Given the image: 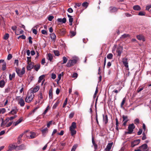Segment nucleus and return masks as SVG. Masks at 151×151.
Wrapping results in <instances>:
<instances>
[{
	"instance_id": "603ef678",
	"label": "nucleus",
	"mask_w": 151,
	"mask_h": 151,
	"mask_svg": "<svg viewBox=\"0 0 151 151\" xmlns=\"http://www.w3.org/2000/svg\"><path fill=\"white\" fill-rule=\"evenodd\" d=\"M142 135H143V136L142 138V140H144L147 138V137L146 136L144 132L143 133Z\"/></svg>"
},
{
	"instance_id": "bf43d9fd",
	"label": "nucleus",
	"mask_w": 151,
	"mask_h": 151,
	"mask_svg": "<svg viewBox=\"0 0 151 151\" xmlns=\"http://www.w3.org/2000/svg\"><path fill=\"white\" fill-rule=\"evenodd\" d=\"M54 18V17L53 16H50L48 17V19L49 21H51Z\"/></svg>"
},
{
	"instance_id": "cd10ccee",
	"label": "nucleus",
	"mask_w": 151,
	"mask_h": 151,
	"mask_svg": "<svg viewBox=\"0 0 151 151\" xmlns=\"http://www.w3.org/2000/svg\"><path fill=\"white\" fill-rule=\"evenodd\" d=\"M123 63L124 65V66H128V63L127 61V59H124L122 60Z\"/></svg>"
},
{
	"instance_id": "5fc2aeb1",
	"label": "nucleus",
	"mask_w": 151,
	"mask_h": 151,
	"mask_svg": "<svg viewBox=\"0 0 151 151\" xmlns=\"http://www.w3.org/2000/svg\"><path fill=\"white\" fill-rule=\"evenodd\" d=\"M134 123L136 124H137L139 123V119L137 118L134 121Z\"/></svg>"
},
{
	"instance_id": "0e129e2a",
	"label": "nucleus",
	"mask_w": 151,
	"mask_h": 151,
	"mask_svg": "<svg viewBox=\"0 0 151 151\" xmlns=\"http://www.w3.org/2000/svg\"><path fill=\"white\" fill-rule=\"evenodd\" d=\"M61 74H59L58 75V79H57V82L58 83V82H59V81L61 79Z\"/></svg>"
},
{
	"instance_id": "5701e85b",
	"label": "nucleus",
	"mask_w": 151,
	"mask_h": 151,
	"mask_svg": "<svg viewBox=\"0 0 151 151\" xmlns=\"http://www.w3.org/2000/svg\"><path fill=\"white\" fill-rule=\"evenodd\" d=\"M36 137V134L34 132H31L30 133L29 138L33 139Z\"/></svg>"
},
{
	"instance_id": "a18cd8bd",
	"label": "nucleus",
	"mask_w": 151,
	"mask_h": 151,
	"mask_svg": "<svg viewBox=\"0 0 151 151\" xmlns=\"http://www.w3.org/2000/svg\"><path fill=\"white\" fill-rule=\"evenodd\" d=\"M88 2H84L82 4V5L83 6L86 7H87V6H88Z\"/></svg>"
},
{
	"instance_id": "052dcab7",
	"label": "nucleus",
	"mask_w": 151,
	"mask_h": 151,
	"mask_svg": "<svg viewBox=\"0 0 151 151\" xmlns=\"http://www.w3.org/2000/svg\"><path fill=\"white\" fill-rule=\"evenodd\" d=\"M142 129H139V131L137 132V134L138 135H140L142 133Z\"/></svg>"
},
{
	"instance_id": "79ce46f5",
	"label": "nucleus",
	"mask_w": 151,
	"mask_h": 151,
	"mask_svg": "<svg viewBox=\"0 0 151 151\" xmlns=\"http://www.w3.org/2000/svg\"><path fill=\"white\" fill-rule=\"evenodd\" d=\"M77 146H78L77 145H74L72 147L71 151H75Z\"/></svg>"
},
{
	"instance_id": "72a5a7b5",
	"label": "nucleus",
	"mask_w": 151,
	"mask_h": 151,
	"mask_svg": "<svg viewBox=\"0 0 151 151\" xmlns=\"http://www.w3.org/2000/svg\"><path fill=\"white\" fill-rule=\"evenodd\" d=\"M126 97L123 98L121 104V107L122 108L123 106V105L124 104L125 101L126 100Z\"/></svg>"
},
{
	"instance_id": "412c9836",
	"label": "nucleus",
	"mask_w": 151,
	"mask_h": 151,
	"mask_svg": "<svg viewBox=\"0 0 151 151\" xmlns=\"http://www.w3.org/2000/svg\"><path fill=\"white\" fill-rule=\"evenodd\" d=\"M5 84V82L4 80H1L0 81V87L1 88H3Z\"/></svg>"
},
{
	"instance_id": "a211bd4d",
	"label": "nucleus",
	"mask_w": 151,
	"mask_h": 151,
	"mask_svg": "<svg viewBox=\"0 0 151 151\" xmlns=\"http://www.w3.org/2000/svg\"><path fill=\"white\" fill-rule=\"evenodd\" d=\"M147 147V145L146 144H145L140 146L139 147V148H140L141 150H146Z\"/></svg>"
},
{
	"instance_id": "e2e57ef3",
	"label": "nucleus",
	"mask_w": 151,
	"mask_h": 151,
	"mask_svg": "<svg viewBox=\"0 0 151 151\" xmlns=\"http://www.w3.org/2000/svg\"><path fill=\"white\" fill-rule=\"evenodd\" d=\"M77 77L78 74L76 73H75L73 74L72 76V77L75 78H76Z\"/></svg>"
},
{
	"instance_id": "bb28decb",
	"label": "nucleus",
	"mask_w": 151,
	"mask_h": 151,
	"mask_svg": "<svg viewBox=\"0 0 151 151\" xmlns=\"http://www.w3.org/2000/svg\"><path fill=\"white\" fill-rule=\"evenodd\" d=\"M92 143L93 146H94V148L95 149H96L98 147V146L96 143H95V141L93 137L92 138Z\"/></svg>"
},
{
	"instance_id": "e433bc0d",
	"label": "nucleus",
	"mask_w": 151,
	"mask_h": 151,
	"mask_svg": "<svg viewBox=\"0 0 151 151\" xmlns=\"http://www.w3.org/2000/svg\"><path fill=\"white\" fill-rule=\"evenodd\" d=\"M53 52L55 55L58 56L60 55V54L58 51L54 50Z\"/></svg>"
},
{
	"instance_id": "f704fd0d",
	"label": "nucleus",
	"mask_w": 151,
	"mask_h": 151,
	"mask_svg": "<svg viewBox=\"0 0 151 151\" xmlns=\"http://www.w3.org/2000/svg\"><path fill=\"white\" fill-rule=\"evenodd\" d=\"M48 130V129L46 127L45 128L42 130L41 131L42 134H44L47 132Z\"/></svg>"
},
{
	"instance_id": "680f3d73",
	"label": "nucleus",
	"mask_w": 151,
	"mask_h": 151,
	"mask_svg": "<svg viewBox=\"0 0 151 151\" xmlns=\"http://www.w3.org/2000/svg\"><path fill=\"white\" fill-rule=\"evenodd\" d=\"M14 119V117L13 116H11L9 118H8V119H6V120L7 121H8L9 120H13Z\"/></svg>"
},
{
	"instance_id": "6ab92c4d",
	"label": "nucleus",
	"mask_w": 151,
	"mask_h": 151,
	"mask_svg": "<svg viewBox=\"0 0 151 151\" xmlns=\"http://www.w3.org/2000/svg\"><path fill=\"white\" fill-rule=\"evenodd\" d=\"M76 127V124L75 122H73L71 126L70 127V129H75Z\"/></svg>"
},
{
	"instance_id": "c756f323",
	"label": "nucleus",
	"mask_w": 151,
	"mask_h": 151,
	"mask_svg": "<svg viewBox=\"0 0 151 151\" xmlns=\"http://www.w3.org/2000/svg\"><path fill=\"white\" fill-rule=\"evenodd\" d=\"M15 76V73H13L11 75V74L9 75V79L10 80H12L13 78H14Z\"/></svg>"
},
{
	"instance_id": "c85d7f7f",
	"label": "nucleus",
	"mask_w": 151,
	"mask_h": 151,
	"mask_svg": "<svg viewBox=\"0 0 151 151\" xmlns=\"http://www.w3.org/2000/svg\"><path fill=\"white\" fill-rule=\"evenodd\" d=\"M60 103V101L59 100H57L56 102L54 104L53 106V109H55L56 107L58 106V105Z\"/></svg>"
},
{
	"instance_id": "1a4fd4ad",
	"label": "nucleus",
	"mask_w": 151,
	"mask_h": 151,
	"mask_svg": "<svg viewBox=\"0 0 151 151\" xmlns=\"http://www.w3.org/2000/svg\"><path fill=\"white\" fill-rule=\"evenodd\" d=\"M109 12L112 13L116 12L117 11V9L115 7H110L109 8Z\"/></svg>"
},
{
	"instance_id": "9d476101",
	"label": "nucleus",
	"mask_w": 151,
	"mask_h": 151,
	"mask_svg": "<svg viewBox=\"0 0 151 151\" xmlns=\"http://www.w3.org/2000/svg\"><path fill=\"white\" fill-rule=\"evenodd\" d=\"M16 146L14 144L10 145L8 147V149L7 151H11L14 149L16 150Z\"/></svg>"
},
{
	"instance_id": "6e6552de",
	"label": "nucleus",
	"mask_w": 151,
	"mask_h": 151,
	"mask_svg": "<svg viewBox=\"0 0 151 151\" xmlns=\"http://www.w3.org/2000/svg\"><path fill=\"white\" fill-rule=\"evenodd\" d=\"M123 50V48L121 46H119L117 49L116 52L117 53V56H120L121 55V53Z\"/></svg>"
},
{
	"instance_id": "37998d69",
	"label": "nucleus",
	"mask_w": 151,
	"mask_h": 151,
	"mask_svg": "<svg viewBox=\"0 0 151 151\" xmlns=\"http://www.w3.org/2000/svg\"><path fill=\"white\" fill-rule=\"evenodd\" d=\"M70 33L71 34L70 37H72L74 36H75L76 35V32L74 31H71L70 32Z\"/></svg>"
},
{
	"instance_id": "f8f14e48",
	"label": "nucleus",
	"mask_w": 151,
	"mask_h": 151,
	"mask_svg": "<svg viewBox=\"0 0 151 151\" xmlns=\"http://www.w3.org/2000/svg\"><path fill=\"white\" fill-rule=\"evenodd\" d=\"M103 121L104 122L105 124H106L108 122V117L107 115H104L103 114Z\"/></svg>"
},
{
	"instance_id": "f3484780",
	"label": "nucleus",
	"mask_w": 151,
	"mask_h": 151,
	"mask_svg": "<svg viewBox=\"0 0 151 151\" xmlns=\"http://www.w3.org/2000/svg\"><path fill=\"white\" fill-rule=\"evenodd\" d=\"M137 38L139 40H142L143 41H145V39L144 38V36L142 35H139L137 36Z\"/></svg>"
},
{
	"instance_id": "4468645a",
	"label": "nucleus",
	"mask_w": 151,
	"mask_h": 151,
	"mask_svg": "<svg viewBox=\"0 0 151 151\" xmlns=\"http://www.w3.org/2000/svg\"><path fill=\"white\" fill-rule=\"evenodd\" d=\"M113 142H111L110 143H109L108 144L106 148L105 149L106 151H109V150L111 149L112 146L113 145Z\"/></svg>"
},
{
	"instance_id": "423d86ee",
	"label": "nucleus",
	"mask_w": 151,
	"mask_h": 151,
	"mask_svg": "<svg viewBox=\"0 0 151 151\" xmlns=\"http://www.w3.org/2000/svg\"><path fill=\"white\" fill-rule=\"evenodd\" d=\"M140 141V139H137L134 140V141L131 142V147H133L135 146L138 145Z\"/></svg>"
},
{
	"instance_id": "b1692460",
	"label": "nucleus",
	"mask_w": 151,
	"mask_h": 151,
	"mask_svg": "<svg viewBox=\"0 0 151 151\" xmlns=\"http://www.w3.org/2000/svg\"><path fill=\"white\" fill-rule=\"evenodd\" d=\"M52 91V88L51 87L50 89L49 90V95L50 99L52 98L53 94Z\"/></svg>"
},
{
	"instance_id": "473e14b6",
	"label": "nucleus",
	"mask_w": 151,
	"mask_h": 151,
	"mask_svg": "<svg viewBox=\"0 0 151 151\" xmlns=\"http://www.w3.org/2000/svg\"><path fill=\"white\" fill-rule=\"evenodd\" d=\"M70 131L71 134L72 136H73L76 134V132L75 130V129H70Z\"/></svg>"
},
{
	"instance_id": "69168bd1",
	"label": "nucleus",
	"mask_w": 151,
	"mask_h": 151,
	"mask_svg": "<svg viewBox=\"0 0 151 151\" xmlns=\"http://www.w3.org/2000/svg\"><path fill=\"white\" fill-rule=\"evenodd\" d=\"M29 42L30 44H32V38L30 36L29 37H28Z\"/></svg>"
},
{
	"instance_id": "f257e3e1",
	"label": "nucleus",
	"mask_w": 151,
	"mask_h": 151,
	"mask_svg": "<svg viewBox=\"0 0 151 151\" xmlns=\"http://www.w3.org/2000/svg\"><path fill=\"white\" fill-rule=\"evenodd\" d=\"M79 58L76 56H74L72 57L71 59L68 60L67 66H72L75 65L79 61Z\"/></svg>"
},
{
	"instance_id": "f03ea898",
	"label": "nucleus",
	"mask_w": 151,
	"mask_h": 151,
	"mask_svg": "<svg viewBox=\"0 0 151 151\" xmlns=\"http://www.w3.org/2000/svg\"><path fill=\"white\" fill-rule=\"evenodd\" d=\"M25 68L23 67L22 69L19 68H16V71L17 75L20 77H22L23 75L25 73Z\"/></svg>"
},
{
	"instance_id": "4d7b16f0",
	"label": "nucleus",
	"mask_w": 151,
	"mask_h": 151,
	"mask_svg": "<svg viewBox=\"0 0 151 151\" xmlns=\"http://www.w3.org/2000/svg\"><path fill=\"white\" fill-rule=\"evenodd\" d=\"M74 112L71 113L69 115V117L70 118H72L74 116Z\"/></svg>"
},
{
	"instance_id": "09e8293b",
	"label": "nucleus",
	"mask_w": 151,
	"mask_h": 151,
	"mask_svg": "<svg viewBox=\"0 0 151 151\" xmlns=\"http://www.w3.org/2000/svg\"><path fill=\"white\" fill-rule=\"evenodd\" d=\"M145 12H140L138 13V15L139 16H144L145 15Z\"/></svg>"
},
{
	"instance_id": "de8ad7c7",
	"label": "nucleus",
	"mask_w": 151,
	"mask_h": 151,
	"mask_svg": "<svg viewBox=\"0 0 151 151\" xmlns=\"http://www.w3.org/2000/svg\"><path fill=\"white\" fill-rule=\"evenodd\" d=\"M9 36V34L8 33H6L4 35V40H7Z\"/></svg>"
},
{
	"instance_id": "7ed1b4c3",
	"label": "nucleus",
	"mask_w": 151,
	"mask_h": 151,
	"mask_svg": "<svg viewBox=\"0 0 151 151\" xmlns=\"http://www.w3.org/2000/svg\"><path fill=\"white\" fill-rule=\"evenodd\" d=\"M135 128V126L133 123L129 124V125L128 128V132H125V134H132L134 131V129Z\"/></svg>"
},
{
	"instance_id": "7c9ffc66",
	"label": "nucleus",
	"mask_w": 151,
	"mask_h": 151,
	"mask_svg": "<svg viewBox=\"0 0 151 151\" xmlns=\"http://www.w3.org/2000/svg\"><path fill=\"white\" fill-rule=\"evenodd\" d=\"M22 118H20L15 123L14 126L17 125L18 124L21 123L22 122Z\"/></svg>"
},
{
	"instance_id": "2f4dec72",
	"label": "nucleus",
	"mask_w": 151,
	"mask_h": 151,
	"mask_svg": "<svg viewBox=\"0 0 151 151\" xmlns=\"http://www.w3.org/2000/svg\"><path fill=\"white\" fill-rule=\"evenodd\" d=\"M122 118L123 119V121H126L128 122L129 121V119H128V116H127L123 115Z\"/></svg>"
},
{
	"instance_id": "a19ab883",
	"label": "nucleus",
	"mask_w": 151,
	"mask_h": 151,
	"mask_svg": "<svg viewBox=\"0 0 151 151\" xmlns=\"http://www.w3.org/2000/svg\"><path fill=\"white\" fill-rule=\"evenodd\" d=\"M6 109L4 108H1L0 109V114L1 113L4 114L6 112Z\"/></svg>"
},
{
	"instance_id": "774afa93",
	"label": "nucleus",
	"mask_w": 151,
	"mask_h": 151,
	"mask_svg": "<svg viewBox=\"0 0 151 151\" xmlns=\"http://www.w3.org/2000/svg\"><path fill=\"white\" fill-rule=\"evenodd\" d=\"M19 61L18 60H15V62H14V64H15V65H16L17 66H18L19 65Z\"/></svg>"
},
{
	"instance_id": "39448f33",
	"label": "nucleus",
	"mask_w": 151,
	"mask_h": 151,
	"mask_svg": "<svg viewBox=\"0 0 151 151\" xmlns=\"http://www.w3.org/2000/svg\"><path fill=\"white\" fill-rule=\"evenodd\" d=\"M16 99L18 101V104L20 105L21 106L23 107L24 106L25 102L24 100L22 98H21L20 96H17Z\"/></svg>"
},
{
	"instance_id": "49530a36",
	"label": "nucleus",
	"mask_w": 151,
	"mask_h": 151,
	"mask_svg": "<svg viewBox=\"0 0 151 151\" xmlns=\"http://www.w3.org/2000/svg\"><path fill=\"white\" fill-rule=\"evenodd\" d=\"M67 102H68V98H66L65 99V101L64 103V104H63V108L65 107V106L67 104Z\"/></svg>"
},
{
	"instance_id": "4c0bfd02",
	"label": "nucleus",
	"mask_w": 151,
	"mask_h": 151,
	"mask_svg": "<svg viewBox=\"0 0 151 151\" xmlns=\"http://www.w3.org/2000/svg\"><path fill=\"white\" fill-rule=\"evenodd\" d=\"M63 62L62 63V64H64L65 63L67 62L68 59L66 57L64 56L63 58Z\"/></svg>"
},
{
	"instance_id": "58836bf2",
	"label": "nucleus",
	"mask_w": 151,
	"mask_h": 151,
	"mask_svg": "<svg viewBox=\"0 0 151 151\" xmlns=\"http://www.w3.org/2000/svg\"><path fill=\"white\" fill-rule=\"evenodd\" d=\"M113 57V55L111 53H109L108 54L107 58L108 59H112Z\"/></svg>"
},
{
	"instance_id": "6e6d98bb",
	"label": "nucleus",
	"mask_w": 151,
	"mask_h": 151,
	"mask_svg": "<svg viewBox=\"0 0 151 151\" xmlns=\"http://www.w3.org/2000/svg\"><path fill=\"white\" fill-rule=\"evenodd\" d=\"M41 33L43 35H47V31L46 30L44 29L42 30L41 31Z\"/></svg>"
},
{
	"instance_id": "2eb2a0df",
	"label": "nucleus",
	"mask_w": 151,
	"mask_h": 151,
	"mask_svg": "<svg viewBox=\"0 0 151 151\" xmlns=\"http://www.w3.org/2000/svg\"><path fill=\"white\" fill-rule=\"evenodd\" d=\"M58 32L61 35H64L65 33V29L64 28L60 29Z\"/></svg>"
},
{
	"instance_id": "c9c22d12",
	"label": "nucleus",
	"mask_w": 151,
	"mask_h": 151,
	"mask_svg": "<svg viewBox=\"0 0 151 151\" xmlns=\"http://www.w3.org/2000/svg\"><path fill=\"white\" fill-rule=\"evenodd\" d=\"M116 129L118 131H119V129L118 128V119L117 118H116Z\"/></svg>"
},
{
	"instance_id": "9b49d317",
	"label": "nucleus",
	"mask_w": 151,
	"mask_h": 151,
	"mask_svg": "<svg viewBox=\"0 0 151 151\" xmlns=\"http://www.w3.org/2000/svg\"><path fill=\"white\" fill-rule=\"evenodd\" d=\"M31 57H27V62L28 64V65L27 66H31L32 65V66H37L36 65H32V63L31 62Z\"/></svg>"
},
{
	"instance_id": "c03bdc74",
	"label": "nucleus",
	"mask_w": 151,
	"mask_h": 151,
	"mask_svg": "<svg viewBox=\"0 0 151 151\" xmlns=\"http://www.w3.org/2000/svg\"><path fill=\"white\" fill-rule=\"evenodd\" d=\"M144 89V87H142L141 88L140 87V86L139 87L137 90V92L138 93H139L142 90Z\"/></svg>"
},
{
	"instance_id": "dca6fc26",
	"label": "nucleus",
	"mask_w": 151,
	"mask_h": 151,
	"mask_svg": "<svg viewBox=\"0 0 151 151\" xmlns=\"http://www.w3.org/2000/svg\"><path fill=\"white\" fill-rule=\"evenodd\" d=\"M50 37L51 39L55 42L56 38L55 35L54 33H52L50 34Z\"/></svg>"
},
{
	"instance_id": "8fccbe9b",
	"label": "nucleus",
	"mask_w": 151,
	"mask_h": 151,
	"mask_svg": "<svg viewBox=\"0 0 151 151\" xmlns=\"http://www.w3.org/2000/svg\"><path fill=\"white\" fill-rule=\"evenodd\" d=\"M12 57V54H9L8 55L7 57V59L8 60H10Z\"/></svg>"
},
{
	"instance_id": "ddd939ff",
	"label": "nucleus",
	"mask_w": 151,
	"mask_h": 151,
	"mask_svg": "<svg viewBox=\"0 0 151 151\" xmlns=\"http://www.w3.org/2000/svg\"><path fill=\"white\" fill-rule=\"evenodd\" d=\"M18 109H17V107H15L14 108L12 109L11 111L9 113L12 115L16 114L17 112Z\"/></svg>"
},
{
	"instance_id": "338daca9",
	"label": "nucleus",
	"mask_w": 151,
	"mask_h": 151,
	"mask_svg": "<svg viewBox=\"0 0 151 151\" xmlns=\"http://www.w3.org/2000/svg\"><path fill=\"white\" fill-rule=\"evenodd\" d=\"M56 78V75L54 73H52L51 75V78L53 79H55Z\"/></svg>"
},
{
	"instance_id": "a878e982",
	"label": "nucleus",
	"mask_w": 151,
	"mask_h": 151,
	"mask_svg": "<svg viewBox=\"0 0 151 151\" xmlns=\"http://www.w3.org/2000/svg\"><path fill=\"white\" fill-rule=\"evenodd\" d=\"M40 89V86H36L33 89L32 92L33 93H36Z\"/></svg>"
},
{
	"instance_id": "20e7f679",
	"label": "nucleus",
	"mask_w": 151,
	"mask_h": 151,
	"mask_svg": "<svg viewBox=\"0 0 151 151\" xmlns=\"http://www.w3.org/2000/svg\"><path fill=\"white\" fill-rule=\"evenodd\" d=\"M34 95L32 93H28L27 96L25 99V101L28 103L30 102L32 100Z\"/></svg>"
},
{
	"instance_id": "aec40b11",
	"label": "nucleus",
	"mask_w": 151,
	"mask_h": 151,
	"mask_svg": "<svg viewBox=\"0 0 151 151\" xmlns=\"http://www.w3.org/2000/svg\"><path fill=\"white\" fill-rule=\"evenodd\" d=\"M133 9L136 11H139L141 10L140 6L138 5H135L133 7Z\"/></svg>"
},
{
	"instance_id": "3c124183",
	"label": "nucleus",
	"mask_w": 151,
	"mask_h": 151,
	"mask_svg": "<svg viewBox=\"0 0 151 151\" xmlns=\"http://www.w3.org/2000/svg\"><path fill=\"white\" fill-rule=\"evenodd\" d=\"M38 97L40 99H43L42 94L41 92H40L38 95Z\"/></svg>"
},
{
	"instance_id": "393cba45",
	"label": "nucleus",
	"mask_w": 151,
	"mask_h": 151,
	"mask_svg": "<svg viewBox=\"0 0 151 151\" xmlns=\"http://www.w3.org/2000/svg\"><path fill=\"white\" fill-rule=\"evenodd\" d=\"M6 64L4 60H0V66H6Z\"/></svg>"
},
{
	"instance_id": "ea45409f",
	"label": "nucleus",
	"mask_w": 151,
	"mask_h": 151,
	"mask_svg": "<svg viewBox=\"0 0 151 151\" xmlns=\"http://www.w3.org/2000/svg\"><path fill=\"white\" fill-rule=\"evenodd\" d=\"M129 36V34H124L122 36L121 38L124 39Z\"/></svg>"
},
{
	"instance_id": "4be33fe9",
	"label": "nucleus",
	"mask_w": 151,
	"mask_h": 151,
	"mask_svg": "<svg viewBox=\"0 0 151 151\" xmlns=\"http://www.w3.org/2000/svg\"><path fill=\"white\" fill-rule=\"evenodd\" d=\"M47 58L50 61H51L53 59V56L50 53H49L47 55Z\"/></svg>"
},
{
	"instance_id": "0eeeda50",
	"label": "nucleus",
	"mask_w": 151,
	"mask_h": 151,
	"mask_svg": "<svg viewBox=\"0 0 151 151\" xmlns=\"http://www.w3.org/2000/svg\"><path fill=\"white\" fill-rule=\"evenodd\" d=\"M16 150L17 151L24 150L26 149V145L24 144H22L19 146H16Z\"/></svg>"
},
{
	"instance_id": "864d4df0",
	"label": "nucleus",
	"mask_w": 151,
	"mask_h": 151,
	"mask_svg": "<svg viewBox=\"0 0 151 151\" xmlns=\"http://www.w3.org/2000/svg\"><path fill=\"white\" fill-rule=\"evenodd\" d=\"M22 138H19V137H18L17 138V143L18 144H20L22 143Z\"/></svg>"
},
{
	"instance_id": "13d9d810",
	"label": "nucleus",
	"mask_w": 151,
	"mask_h": 151,
	"mask_svg": "<svg viewBox=\"0 0 151 151\" xmlns=\"http://www.w3.org/2000/svg\"><path fill=\"white\" fill-rule=\"evenodd\" d=\"M1 119L2 120V122L1 124V127H2L4 126V119L2 118H1Z\"/></svg>"
}]
</instances>
